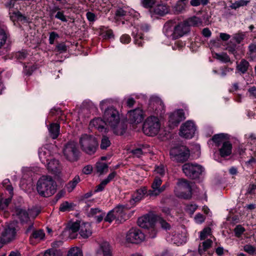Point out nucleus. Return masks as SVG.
I'll use <instances>...</instances> for the list:
<instances>
[{
    "label": "nucleus",
    "mask_w": 256,
    "mask_h": 256,
    "mask_svg": "<svg viewBox=\"0 0 256 256\" xmlns=\"http://www.w3.org/2000/svg\"><path fill=\"white\" fill-rule=\"evenodd\" d=\"M38 156L42 162L46 164L49 160L50 152L46 146H42L38 150Z\"/></svg>",
    "instance_id": "obj_21"
},
{
    "label": "nucleus",
    "mask_w": 256,
    "mask_h": 256,
    "mask_svg": "<svg viewBox=\"0 0 256 256\" xmlns=\"http://www.w3.org/2000/svg\"><path fill=\"white\" fill-rule=\"evenodd\" d=\"M232 145L228 141L224 143L219 149L220 154L222 157L230 156L232 154Z\"/></svg>",
    "instance_id": "obj_24"
},
{
    "label": "nucleus",
    "mask_w": 256,
    "mask_h": 256,
    "mask_svg": "<svg viewBox=\"0 0 256 256\" xmlns=\"http://www.w3.org/2000/svg\"><path fill=\"white\" fill-rule=\"evenodd\" d=\"M96 168L98 172L100 174H102L108 172V166L106 163L98 162L96 164Z\"/></svg>",
    "instance_id": "obj_39"
},
{
    "label": "nucleus",
    "mask_w": 256,
    "mask_h": 256,
    "mask_svg": "<svg viewBox=\"0 0 256 256\" xmlns=\"http://www.w3.org/2000/svg\"><path fill=\"white\" fill-rule=\"evenodd\" d=\"M16 224L12 222L6 224L4 230L2 232V238L6 242H8L14 240L16 236Z\"/></svg>",
    "instance_id": "obj_12"
},
{
    "label": "nucleus",
    "mask_w": 256,
    "mask_h": 256,
    "mask_svg": "<svg viewBox=\"0 0 256 256\" xmlns=\"http://www.w3.org/2000/svg\"><path fill=\"white\" fill-rule=\"evenodd\" d=\"M126 208L122 206H118L112 210L116 220L121 222L128 218V216L126 214Z\"/></svg>",
    "instance_id": "obj_15"
},
{
    "label": "nucleus",
    "mask_w": 256,
    "mask_h": 256,
    "mask_svg": "<svg viewBox=\"0 0 256 256\" xmlns=\"http://www.w3.org/2000/svg\"><path fill=\"white\" fill-rule=\"evenodd\" d=\"M158 216L152 214H149L140 218L138 220V224L140 227L144 228H152L154 234L150 236L154 238L156 236V232L153 229V226Z\"/></svg>",
    "instance_id": "obj_7"
},
{
    "label": "nucleus",
    "mask_w": 256,
    "mask_h": 256,
    "mask_svg": "<svg viewBox=\"0 0 256 256\" xmlns=\"http://www.w3.org/2000/svg\"><path fill=\"white\" fill-rule=\"evenodd\" d=\"M74 206V204L73 203L65 202L60 204L59 210L61 212L70 211L73 209Z\"/></svg>",
    "instance_id": "obj_38"
},
{
    "label": "nucleus",
    "mask_w": 256,
    "mask_h": 256,
    "mask_svg": "<svg viewBox=\"0 0 256 256\" xmlns=\"http://www.w3.org/2000/svg\"><path fill=\"white\" fill-rule=\"evenodd\" d=\"M170 154L172 160L183 162L189 158L190 151L186 146H181L172 148Z\"/></svg>",
    "instance_id": "obj_5"
},
{
    "label": "nucleus",
    "mask_w": 256,
    "mask_h": 256,
    "mask_svg": "<svg viewBox=\"0 0 256 256\" xmlns=\"http://www.w3.org/2000/svg\"><path fill=\"white\" fill-rule=\"evenodd\" d=\"M168 7L164 4L156 5L153 8L150 9V12L154 14L163 16L168 12Z\"/></svg>",
    "instance_id": "obj_18"
},
{
    "label": "nucleus",
    "mask_w": 256,
    "mask_h": 256,
    "mask_svg": "<svg viewBox=\"0 0 256 256\" xmlns=\"http://www.w3.org/2000/svg\"><path fill=\"white\" fill-rule=\"evenodd\" d=\"M156 220L158 222L160 226L165 230H169L170 228V225L162 218L158 216Z\"/></svg>",
    "instance_id": "obj_43"
},
{
    "label": "nucleus",
    "mask_w": 256,
    "mask_h": 256,
    "mask_svg": "<svg viewBox=\"0 0 256 256\" xmlns=\"http://www.w3.org/2000/svg\"><path fill=\"white\" fill-rule=\"evenodd\" d=\"M157 195L158 193H134V194L132 196V200L135 202H138L146 197L156 196Z\"/></svg>",
    "instance_id": "obj_30"
},
{
    "label": "nucleus",
    "mask_w": 256,
    "mask_h": 256,
    "mask_svg": "<svg viewBox=\"0 0 256 256\" xmlns=\"http://www.w3.org/2000/svg\"><path fill=\"white\" fill-rule=\"evenodd\" d=\"M47 164L48 170L54 174L58 173L60 170L61 166L59 162L56 160L53 159L50 160Z\"/></svg>",
    "instance_id": "obj_25"
},
{
    "label": "nucleus",
    "mask_w": 256,
    "mask_h": 256,
    "mask_svg": "<svg viewBox=\"0 0 256 256\" xmlns=\"http://www.w3.org/2000/svg\"><path fill=\"white\" fill-rule=\"evenodd\" d=\"M16 214L18 216L22 222H26L29 218V214L25 210L20 208H16Z\"/></svg>",
    "instance_id": "obj_33"
},
{
    "label": "nucleus",
    "mask_w": 256,
    "mask_h": 256,
    "mask_svg": "<svg viewBox=\"0 0 256 256\" xmlns=\"http://www.w3.org/2000/svg\"><path fill=\"white\" fill-rule=\"evenodd\" d=\"M204 168L196 163H186L182 166V170L186 176L196 179L204 172Z\"/></svg>",
    "instance_id": "obj_6"
},
{
    "label": "nucleus",
    "mask_w": 256,
    "mask_h": 256,
    "mask_svg": "<svg viewBox=\"0 0 256 256\" xmlns=\"http://www.w3.org/2000/svg\"><path fill=\"white\" fill-rule=\"evenodd\" d=\"M172 240L174 244H176L177 245L185 243L186 241V232H183L181 233L178 232L172 234Z\"/></svg>",
    "instance_id": "obj_23"
},
{
    "label": "nucleus",
    "mask_w": 256,
    "mask_h": 256,
    "mask_svg": "<svg viewBox=\"0 0 256 256\" xmlns=\"http://www.w3.org/2000/svg\"><path fill=\"white\" fill-rule=\"evenodd\" d=\"M128 116L131 123L138 124L142 121L144 119V112L140 108H136L129 111Z\"/></svg>",
    "instance_id": "obj_13"
},
{
    "label": "nucleus",
    "mask_w": 256,
    "mask_h": 256,
    "mask_svg": "<svg viewBox=\"0 0 256 256\" xmlns=\"http://www.w3.org/2000/svg\"><path fill=\"white\" fill-rule=\"evenodd\" d=\"M249 66L248 62L246 60L242 59L238 64H237L236 70L240 74H244L247 72Z\"/></svg>",
    "instance_id": "obj_31"
},
{
    "label": "nucleus",
    "mask_w": 256,
    "mask_h": 256,
    "mask_svg": "<svg viewBox=\"0 0 256 256\" xmlns=\"http://www.w3.org/2000/svg\"><path fill=\"white\" fill-rule=\"evenodd\" d=\"M68 256H82V250L79 248H73L68 252Z\"/></svg>",
    "instance_id": "obj_44"
},
{
    "label": "nucleus",
    "mask_w": 256,
    "mask_h": 256,
    "mask_svg": "<svg viewBox=\"0 0 256 256\" xmlns=\"http://www.w3.org/2000/svg\"><path fill=\"white\" fill-rule=\"evenodd\" d=\"M55 18L60 20L62 22H66L67 20L62 12H58L55 16Z\"/></svg>",
    "instance_id": "obj_64"
},
{
    "label": "nucleus",
    "mask_w": 256,
    "mask_h": 256,
    "mask_svg": "<svg viewBox=\"0 0 256 256\" xmlns=\"http://www.w3.org/2000/svg\"><path fill=\"white\" fill-rule=\"evenodd\" d=\"M212 240L210 239H208L202 244H200L198 247V252L200 255H202L203 253L208 250L212 246Z\"/></svg>",
    "instance_id": "obj_32"
},
{
    "label": "nucleus",
    "mask_w": 256,
    "mask_h": 256,
    "mask_svg": "<svg viewBox=\"0 0 256 256\" xmlns=\"http://www.w3.org/2000/svg\"><path fill=\"white\" fill-rule=\"evenodd\" d=\"M12 1L10 2V4H12ZM14 4H12V6H11V4H10V10H9V14L10 16V20L13 21H20V22H26V18L25 16L22 15L20 12L18 11H14Z\"/></svg>",
    "instance_id": "obj_16"
},
{
    "label": "nucleus",
    "mask_w": 256,
    "mask_h": 256,
    "mask_svg": "<svg viewBox=\"0 0 256 256\" xmlns=\"http://www.w3.org/2000/svg\"><path fill=\"white\" fill-rule=\"evenodd\" d=\"M159 120L156 116H150L146 118L143 125L144 132L148 136L156 135L160 130Z\"/></svg>",
    "instance_id": "obj_4"
},
{
    "label": "nucleus",
    "mask_w": 256,
    "mask_h": 256,
    "mask_svg": "<svg viewBox=\"0 0 256 256\" xmlns=\"http://www.w3.org/2000/svg\"><path fill=\"white\" fill-rule=\"evenodd\" d=\"M154 2L155 0H142V5L146 8H152Z\"/></svg>",
    "instance_id": "obj_58"
},
{
    "label": "nucleus",
    "mask_w": 256,
    "mask_h": 256,
    "mask_svg": "<svg viewBox=\"0 0 256 256\" xmlns=\"http://www.w3.org/2000/svg\"><path fill=\"white\" fill-rule=\"evenodd\" d=\"M144 240V234L138 229L132 228L127 232L126 240L132 244H138Z\"/></svg>",
    "instance_id": "obj_11"
},
{
    "label": "nucleus",
    "mask_w": 256,
    "mask_h": 256,
    "mask_svg": "<svg viewBox=\"0 0 256 256\" xmlns=\"http://www.w3.org/2000/svg\"><path fill=\"white\" fill-rule=\"evenodd\" d=\"M162 180L158 177H156L152 184V188L154 192L157 191L158 192V189L162 185Z\"/></svg>",
    "instance_id": "obj_45"
},
{
    "label": "nucleus",
    "mask_w": 256,
    "mask_h": 256,
    "mask_svg": "<svg viewBox=\"0 0 256 256\" xmlns=\"http://www.w3.org/2000/svg\"><path fill=\"white\" fill-rule=\"evenodd\" d=\"M60 126L59 124L56 123H52L48 127V130L50 136L53 138H56L60 134Z\"/></svg>",
    "instance_id": "obj_27"
},
{
    "label": "nucleus",
    "mask_w": 256,
    "mask_h": 256,
    "mask_svg": "<svg viewBox=\"0 0 256 256\" xmlns=\"http://www.w3.org/2000/svg\"><path fill=\"white\" fill-rule=\"evenodd\" d=\"M92 234L90 224L88 222H82L80 232V235L84 238H88Z\"/></svg>",
    "instance_id": "obj_22"
},
{
    "label": "nucleus",
    "mask_w": 256,
    "mask_h": 256,
    "mask_svg": "<svg viewBox=\"0 0 256 256\" xmlns=\"http://www.w3.org/2000/svg\"><path fill=\"white\" fill-rule=\"evenodd\" d=\"M102 36L105 39H109L114 38L113 32L111 30H106L102 34Z\"/></svg>",
    "instance_id": "obj_63"
},
{
    "label": "nucleus",
    "mask_w": 256,
    "mask_h": 256,
    "mask_svg": "<svg viewBox=\"0 0 256 256\" xmlns=\"http://www.w3.org/2000/svg\"><path fill=\"white\" fill-rule=\"evenodd\" d=\"M249 2L250 1L248 0H238L232 4L230 7L232 9L236 10L240 6H246L249 3Z\"/></svg>",
    "instance_id": "obj_41"
},
{
    "label": "nucleus",
    "mask_w": 256,
    "mask_h": 256,
    "mask_svg": "<svg viewBox=\"0 0 256 256\" xmlns=\"http://www.w3.org/2000/svg\"><path fill=\"white\" fill-rule=\"evenodd\" d=\"M208 0H191L190 4L192 6H198L200 4L205 6L208 4Z\"/></svg>",
    "instance_id": "obj_51"
},
{
    "label": "nucleus",
    "mask_w": 256,
    "mask_h": 256,
    "mask_svg": "<svg viewBox=\"0 0 256 256\" xmlns=\"http://www.w3.org/2000/svg\"><path fill=\"white\" fill-rule=\"evenodd\" d=\"M244 250L250 254H256V248L250 244L244 246Z\"/></svg>",
    "instance_id": "obj_52"
},
{
    "label": "nucleus",
    "mask_w": 256,
    "mask_h": 256,
    "mask_svg": "<svg viewBox=\"0 0 256 256\" xmlns=\"http://www.w3.org/2000/svg\"><path fill=\"white\" fill-rule=\"evenodd\" d=\"M210 235H211L210 228L209 227L206 228L200 232V239L201 240H204Z\"/></svg>",
    "instance_id": "obj_48"
},
{
    "label": "nucleus",
    "mask_w": 256,
    "mask_h": 256,
    "mask_svg": "<svg viewBox=\"0 0 256 256\" xmlns=\"http://www.w3.org/2000/svg\"><path fill=\"white\" fill-rule=\"evenodd\" d=\"M103 118L106 124L110 126L115 134L122 135L125 132L126 126L120 121V114L114 107L110 106L104 110Z\"/></svg>",
    "instance_id": "obj_1"
},
{
    "label": "nucleus",
    "mask_w": 256,
    "mask_h": 256,
    "mask_svg": "<svg viewBox=\"0 0 256 256\" xmlns=\"http://www.w3.org/2000/svg\"><path fill=\"white\" fill-rule=\"evenodd\" d=\"M216 59L224 62H230V58L226 54H216Z\"/></svg>",
    "instance_id": "obj_47"
},
{
    "label": "nucleus",
    "mask_w": 256,
    "mask_h": 256,
    "mask_svg": "<svg viewBox=\"0 0 256 256\" xmlns=\"http://www.w3.org/2000/svg\"><path fill=\"white\" fill-rule=\"evenodd\" d=\"M227 136V134H218L212 137V140L214 142L216 146H219L221 144L222 146L224 143L228 142Z\"/></svg>",
    "instance_id": "obj_28"
},
{
    "label": "nucleus",
    "mask_w": 256,
    "mask_h": 256,
    "mask_svg": "<svg viewBox=\"0 0 256 256\" xmlns=\"http://www.w3.org/2000/svg\"><path fill=\"white\" fill-rule=\"evenodd\" d=\"M131 38L130 36L126 34H124L120 38V41L122 43L126 44L130 42Z\"/></svg>",
    "instance_id": "obj_61"
},
{
    "label": "nucleus",
    "mask_w": 256,
    "mask_h": 256,
    "mask_svg": "<svg viewBox=\"0 0 256 256\" xmlns=\"http://www.w3.org/2000/svg\"><path fill=\"white\" fill-rule=\"evenodd\" d=\"M184 21L188 22L189 28L190 26H200L202 24V21L201 19L196 16L192 17L189 18L188 20Z\"/></svg>",
    "instance_id": "obj_35"
},
{
    "label": "nucleus",
    "mask_w": 256,
    "mask_h": 256,
    "mask_svg": "<svg viewBox=\"0 0 256 256\" xmlns=\"http://www.w3.org/2000/svg\"><path fill=\"white\" fill-rule=\"evenodd\" d=\"M196 130V126L192 120H187L180 128V136L186 138H192Z\"/></svg>",
    "instance_id": "obj_9"
},
{
    "label": "nucleus",
    "mask_w": 256,
    "mask_h": 256,
    "mask_svg": "<svg viewBox=\"0 0 256 256\" xmlns=\"http://www.w3.org/2000/svg\"><path fill=\"white\" fill-rule=\"evenodd\" d=\"M166 35L172 40L178 39L190 32L188 24L185 21L176 23L173 21L167 22L164 26Z\"/></svg>",
    "instance_id": "obj_2"
},
{
    "label": "nucleus",
    "mask_w": 256,
    "mask_h": 256,
    "mask_svg": "<svg viewBox=\"0 0 256 256\" xmlns=\"http://www.w3.org/2000/svg\"><path fill=\"white\" fill-rule=\"evenodd\" d=\"M104 125H106L104 120L100 118L93 119L90 124V126H94L102 132H106V128H104Z\"/></svg>",
    "instance_id": "obj_20"
},
{
    "label": "nucleus",
    "mask_w": 256,
    "mask_h": 256,
    "mask_svg": "<svg viewBox=\"0 0 256 256\" xmlns=\"http://www.w3.org/2000/svg\"><path fill=\"white\" fill-rule=\"evenodd\" d=\"M110 182L107 178L103 180L100 184L98 186L97 189L95 190V192H101L104 190L105 186Z\"/></svg>",
    "instance_id": "obj_59"
},
{
    "label": "nucleus",
    "mask_w": 256,
    "mask_h": 256,
    "mask_svg": "<svg viewBox=\"0 0 256 256\" xmlns=\"http://www.w3.org/2000/svg\"><path fill=\"white\" fill-rule=\"evenodd\" d=\"M10 34L6 28L0 26V48H2L10 38Z\"/></svg>",
    "instance_id": "obj_29"
},
{
    "label": "nucleus",
    "mask_w": 256,
    "mask_h": 256,
    "mask_svg": "<svg viewBox=\"0 0 256 256\" xmlns=\"http://www.w3.org/2000/svg\"><path fill=\"white\" fill-rule=\"evenodd\" d=\"M32 238L35 239L41 240L44 239V233L42 230H35L32 232Z\"/></svg>",
    "instance_id": "obj_49"
},
{
    "label": "nucleus",
    "mask_w": 256,
    "mask_h": 256,
    "mask_svg": "<svg viewBox=\"0 0 256 256\" xmlns=\"http://www.w3.org/2000/svg\"><path fill=\"white\" fill-rule=\"evenodd\" d=\"M186 4H180L178 3L175 6V10L178 13H180L182 12L185 10Z\"/></svg>",
    "instance_id": "obj_62"
},
{
    "label": "nucleus",
    "mask_w": 256,
    "mask_h": 256,
    "mask_svg": "<svg viewBox=\"0 0 256 256\" xmlns=\"http://www.w3.org/2000/svg\"><path fill=\"white\" fill-rule=\"evenodd\" d=\"M80 144L82 150L90 154H94L98 146L96 138L87 134L82 135L80 140Z\"/></svg>",
    "instance_id": "obj_3"
},
{
    "label": "nucleus",
    "mask_w": 256,
    "mask_h": 256,
    "mask_svg": "<svg viewBox=\"0 0 256 256\" xmlns=\"http://www.w3.org/2000/svg\"><path fill=\"white\" fill-rule=\"evenodd\" d=\"M116 220L115 216L112 210H110L106 215L104 218L106 222H111L113 220Z\"/></svg>",
    "instance_id": "obj_60"
},
{
    "label": "nucleus",
    "mask_w": 256,
    "mask_h": 256,
    "mask_svg": "<svg viewBox=\"0 0 256 256\" xmlns=\"http://www.w3.org/2000/svg\"><path fill=\"white\" fill-rule=\"evenodd\" d=\"M178 186L181 190L191 191V186L188 181L184 180H180L178 182Z\"/></svg>",
    "instance_id": "obj_37"
},
{
    "label": "nucleus",
    "mask_w": 256,
    "mask_h": 256,
    "mask_svg": "<svg viewBox=\"0 0 256 256\" xmlns=\"http://www.w3.org/2000/svg\"><path fill=\"white\" fill-rule=\"evenodd\" d=\"M81 224L80 222H76L72 223L69 228V232L72 233L70 235L71 238H75L74 236L72 235V234H74L78 230L80 231Z\"/></svg>",
    "instance_id": "obj_34"
},
{
    "label": "nucleus",
    "mask_w": 256,
    "mask_h": 256,
    "mask_svg": "<svg viewBox=\"0 0 256 256\" xmlns=\"http://www.w3.org/2000/svg\"><path fill=\"white\" fill-rule=\"evenodd\" d=\"M80 182V178L79 176H76L72 180L66 184L67 190L69 192L72 191Z\"/></svg>",
    "instance_id": "obj_36"
},
{
    "label": "nucleus",
    "mask_w": 256,
    "mask_h": 256,
    "mask_svg": "<svg viewBox=\"0 0 256 256\" xmlns=\"http://www.w3.org/2000/svg\"><path fill=\"white\" fill-rule=\"evenodd\" d=\"M151 102L154 104L158 106V108H156V110L162 111L164 110V104L160 99L158 98H156L151 99Z\"/></svg>",
    "instance_id": "obj_40"
},
{
    "label": "nucleus",
    "mask_w": 256,
    "mask_h": 256,
    "mask_svg": "<svg viewBox=\"0 0 256 256\" xmlns=\"http://www.w3.org/2000/svg\"><path fill=\"white\" fill-rule=\"evenodd\" d=\"M63 152L65 157L68 160H76L78 154L76 143L72 142L67 143L64 148Z\"/></svg>",
    "instance_id": "obj_10"
},
{
    "label": "nucleus",
    "mask_w": 256,
    "mask_h": 256,
    "mask_svg": "<svg viewBox=\"0 0 256 256\" xmlns=\"http://www.w3.org/2000/svg\"><path fill=\"white\" fill-rule=\"evenodd\" d=\"M248 54L252 58L254 59L256 58V44H251L248 46Z\"/></svg>",
    "instance_id": "obj_42"
},
{
    "label": "nucleus",
    "mask_w": 256,
    "mask_h": 256,
    "mask_svg": "<svg viewBox=\"0 0 256 256\" xmlns=\"http://www.w3.org/2000/svg\"><path fill=\"white\" fill-rule=\"evenodd\" d=\"M55 189V184L52 178L49 176H42L37 182L38 192L52 191Z\"/></svg>",
    "instance_id": "obj_8"
},
{
    "label": "nucleus",
    "mask_w": 256,
    "mask_h": 256,
    "mask_svg": "<svg viewBox=\"0 0 256 256\" xmlns=\"http://www.w3.org/2000/svg\"><path fill=\"white\" fill-rule=\"evenodd\" d=\"M40 213V210L37 208H34L28 210V214L30 218H35Z\"/></svg>",
    "instance_id": "obj_54"
},
{
    "label": "nucleus",
    "mask_w": 256,
    "mask_h": 256,
    "mask_svg": "<svg viewBox=\"0 0 256 256\" xmlns=\"http://www.w3.org/2000/svg\"><path fill=\"white\" fill-rule=\"evenodd\" d=\"M96 256H112L110 244L108 242H103L96 251Z\"/></svg>",
    "instance_id": "obj_17"
},
{
    "label": "nucleus",
    "mask_w": 256,
    "mask_h": 256,
    "mask_svg": "<svg viewBox=\"0 0 256 256\" xmlns=\"http://www.w3.org/2000/svg\"><path fill=\"white\" fill-rule=\"evenodd\" d=\"M185 118L184 116V112L183 110H178L175 111L170 115L169 124L170 126L174 128L178 126V124Z\"/></svg>",
    "instance_id": "obj_14"
},
{
    "label": "nucleus",
    "mask_w": 256,
    "mask_h": 256,
    "mask_svg": "<svg viewBox=\"0 0 256 256\" xmlns=\"http://www.w3.org/2000/svg\"><path fill=\"white\" fill-rule=\"evenodd\" d=\"M2 186L5 188V190L10 192H12L14 190L13 187L10 184V181L8 179H6L3 181Z\"/></svg>",
    "instance_id": "obj_55"
},
{
    "label": "nucleus",
    "mask_w": 256,
    "mask_h": 256,
    "mask_svg": "<svg viewBox=\"0 0 256 256\" xmlns=\"http://www.w3.org/2000/svg\"><path fill=\"white\" fill-rule=\"evenodd\" d=\"M135 12L129 8H118L116 12V16L123 17L134 16Z\"/></svg>",
    "instance_id": "obj_26"
},
{
    "label": "nucleus",
    "mask_w": 256,
    "mask_h": 256,
    "mask_svg": "<svg viewBox=\"0 0 256 256\" xmlns=\"http://www.w3.org/2000/svg\"><path fill=\"white\" fill-rule=\"evenodd\" d=\"M113 102V100L112 99H106L102 100L100 104V108L101 110H104L108 108H110V106Z\"/></svg>",
    "instance_id": "obj_46"
},
{
    "label": "nucleus",
    "mask_w": 256,
    "mask_h": 256,
    "mask_svg": "<svg viewBox=\"0 0 256 256\" xmlns=\"http://www.w3.org/2000/svg\"><path fill=\"white\" fill-rule=\"evenodd\" d=\"M111 142L109 138L104 136L102 137L100 144V148L102 150H106L108 147L110 146Z\"/></svg>",
    "instance_id": "obj_50"
},
{
    "label": "nucleus",
    "mask_w": 256,
    "mask_h": 256,
    "mask_svg": "<svg viewBox=\"0 0 256 256\" xmlns=\"http://www.w3.org/2000/svg\"><path fill=\"white\" fill-rule=\"evenodd\" d=\"M44 256H60V255L58 250L52 248L46 250Z\"/></svg>",
    "instance_id": "obj_53"
},
{
    "label": "nucleus",
    "mask_w": 256,
    "mask_h": 256,
    "mask_svg": "<svg viewBox=\"0 0 256 256\" xmlns=\"http://www.w3.org/2000/svg\"><path fill=\"white\" fill-rule=\"evenodd\" d=\"M244 36L245 34L244 33L239 32L234 34V35L233 38L237 43L240 44L244 39Z\"/></svg>",
    "instance_id": "obj_56"
},
{
    "label": "nucleus",
    "mask_w": 256,
    "mask_h": 256,
    "mask_svg": "<svg viewBox=\"0 0 256 256\" xmlns=\"http://www.w3.org/2000/svg\"><path fill=\"white\" fill-rule=\"evenodd\" d=\"M100 210L98 208H92L88 212V216L89 217H94L100 212Z\"/></svg>",
    "instance_id": "obj_57"
},
{
    "label": "nucleus",
    "mask_w": 256,
    "mask_h": 256,
    "mask_svg": "<svg viewBox=\"0 0 256 256\" xmlns=\"http://www.w3.org/2000/svg\"><path fill=\"white\" fill-rule=\"evenodd\" d=\"M13 196L12 193H0V209L6 208L10 202Z\"/></svg>",
    "instance_id": "obj_19"
}]
</instances>
